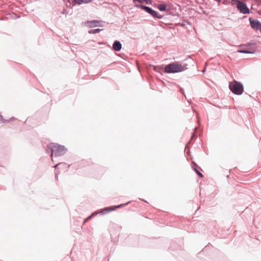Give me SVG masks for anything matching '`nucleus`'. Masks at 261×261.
<instances>
[{
	"label": "nucleus",
	"mask_w": 261,
	"mask_h": 261,
	"mask_svg": "<svg viewBox=\"0 0 261 261\" xmlns=\"http://www.w3.org/2000/svg\"><path fill=\"white\" fill-rule=\"evenodd\" d=\"M113 48L116 51H120L122 48V44L119 41H115L113 44Z\"/></svg>",
	"instance_id": "1a4fd4ad"
},
{
	"label": "nucleus",
	"mask_w": 261,
	"mask_h": 261,
	"mask_svg": "<svg viewBox=\"0 0 261 261\" xmlns=\"http://www.w3.org/2000/svg\"><path fill=\"white\" fill-rule=\"evenodd\" d=\"M98 214V213L97 212H94V213H93L92 215H91L90 216H89L85 220V222L86 221H87V220H89V219H90L94 215H97Z\"/></svg>",
	"instance_id": "2eb2a0df"
},
{
	"label": "nucleus",
	"mask_w": 261,
	"mask_h": 261,
	"mask_svg": "<svg viewBox=\"0 0 261 261\" xmlns=\"http://www.w3.org/2000/svg\"><path fill=\"white\" fill-rule=\"evenodd\" d=\"M249 21L252 29L256 30H259L261 29V23L258 20L250 18Z\"/></svg>",
	"instance_id": "423d86ee"
},
{
	"label": "nucleus",
	"mask_w": 261,
	"mask_h": 261,
	"mask_svg": "<svg viewBox=\"0 0 261 261\" xmlns=\"http://www.w3.org/2000/svg\"><path fill=\"white\" fill-rule=\"evenodd\" d=\"M61 165H65V164H64V163H59V164H57L55 166V167L56 168H57L58 166H61Z\"/></svg>",
	"instance_id": "aec40b11"
},
{
	"label": "nucleus",
	"mask_w": 261,
	"mask_h": 261,
	"mask_svg": "<svg viewBox=\"0 0 261 261\" xmlns=\"http://www.w3.org/2000/svg\"><path fill=\"white\" fill-rule=\"evenodd\" d=\"M144 3H145L147 5L151 4V1L150 0H144Z\"/></svg>",
	"instance_id": "f3484780"
},
{
	"label": "nucleus",
	"mask_w": 261,
	"mask_h": 261,
	"mask_svg": "<svg viewBox=\"0 0 261 261\" xmlns=\"http://www.w3.org/2000/svg\"><path fill=\"white\" fill-rule=\"evenodd\" d=\"M229 87L231 91L237 95L241 94L244 90L243 85L237 82L230 83Z\"/></svg>",
	"instance_id": "20e7f679"
},
{
	"label": "nucleus",
	"mask_w": 261,
	"mask_h": 261,
	"mask_svg": "<svg viewBox=\"0 0 261 261\" xmlns=\"http://www.w3.org/2000/svg\"><path fill=\"white\" fill-rule=\"evenodd\" d=\"M158 9H159L161 11H164L166 9V4H160L157 6Z\"/></svg>",
	"instance_id": "ddd939ff"
},
{
	"label": "nucleus",
	"mask_w": 261,
	"mask_h": 261,
	"mask_svg": "<svg viewBox=\"0 0 261 261\" xmlns=\"http://www.w3.org/2000/svg\"><path fill=\"white\" fill-rule=\"evenodd\" d=\"M237 52L240 53H245V49H238L237 50Z\"/></svg>",
	"instance_id": "6ab92c4d"
},
{
	"label": "nucleus",
	"mask_w": 261,
	"mask_h": 261,
	"mask_svg": "<svg viewBox=\"0 0 261 261\" xmlns=\"http://www.w3.org/2000/svg\"><path fill=\"white\" fill-rule=\"evenodd\" d=\"M92 1V0H74V2L77 4L81 5L82 4L88 3Z\"/></svg>",
	"instance_id": "9b49d317"
},
{
	"label": "nucleus",
	"mask_w": 261,
	"mask_h": 261,
	"mask_svg": "<svg viewBox=\"0 0 261 261\" xmlns=\"http://www.w3.org/2000/svg\"><path fill=\"white\" fill-rule=\"evenodd\" d=\"M47 150H50L51 152V156L54 154L55 156H62L66 152V149L64 146L58 144L50 143L47 146Z\"/></svg>",
	"instance_id": "f257e3e1"
},
{
	"label": "nucleus",
	"mask_w": 261,
	"mask_h": 261,
	"mask_svg": "<svg viewBox=\"0 0 261 261\" xmlns=\"http://www.w3.org/2000/svg\"><path fill=\"white\" fill-rule=\"evenodd\" d=\"M256 49L255 43H248L246 45V54H253Z\"/></svg>",
	"instance_id": "0eeeda50"
},
{
	"label": "nucleus",
	"mask_w": 261,
	"mask_h": 261,
	"mask_svg": "<svg viewBox=\"0 0 261 261\" xmlns=\"http://www.w3.org/2000/svg\"><path fill=\"white\" fill-rule=\"evenodd\" d=\"M99 21L98 20H91V21H88L86 22V24L90 27V28H94L98 26V23L99 22Z\"/></svg>",
	"instance_id": "9d476101"
},
{
	"label": "nucleus",
	"mask_w": 261,
	"mask_h": 261,
	"mask_svg": "<svg viewBox=\"0 0 261 261\" xmlns=\"http://www.w3.org/2000/svg\"><path fill=\"white\" fill-rule=\"evenodd\" d=\"M56 178H58V175L57 174H56Z\"/></svg>",
	"instance_id": "4be33fe9"
},
{
	"label": "nucleus",
	"mask_w": 261,
	"mask_h": 261,
	"mask_svg": "<svg viewBox=\"0 0 261 261\" xmlns=\"http://www.w3.org/2000/svg\"><path fill=\"white\" fill-rule=\"evenodd\" d=\"M129 202H128L126 203L119 204L118 205L114 206L113 208H112L111 209H109V208H106L104 210H103L102 211H101L100 212H99L98 213L100 214L101 215H104V214H107V213H109L110 212H111L112 211H114V210H115L117 208H119V207H122V206H123L124 205H125L129 203Z\"/></svg>",
	"instance_id": "6e6552de"
},
{
	"label": "nucleus",
	"mask_w": 261,
	"mask_h": 261,
	"mask_svg": "<svg viewBox=\"0 0 261 261\" xmlns=\"http://www.w3.org/2000/svg\"><path fill=\"white\" fill-rule=\"evenodd\" d=\"M231 4L233 5H236L240 12L242 13L245 14V3L240 2L239 0H231Z\"/></svg>",
	"instance_id": "39448f33"
},
{
	"label": "nucleus",
	"mask_w": 261,
	"mask_h": 261,
	"mask_svg": "<svg viewBox=\"0 0 261 261\" xmlns=\"http://www.w3.org/2000/svg\"><path fill=\"white\" fill-rule=\"evenodd\" d=\"M0 121H1L3 123H6V122H8L7 121L3 119V117H2V115H0Z\"/></svg>",
	"instance_id": "a211bd4d"
},
{
	"label": "nucleus",
	"mask_w": 261,
	"mask_h": 261,
	"mask_svg": "<svg viewBox=\"0 0 261 261\" xmlns=\"http://www.w3.org/2000/svg\"><path fill=\"white\" fill-rule=\"evenodd\" d=\"M194 170L195 171V172H196V173L199 175L201 177H203V174L200 173L197 169L196 168H194Z\"/></svg>",
	"instance_id": "4468645a"
},
{
	"label": "nucleus",
	"mask_w": 261,
	"mask_h": 261,
	"mask_svg": "<svg viewBox=\"0 0 261 261\" xmlns=\"http://www.w3.org/2000/svg\"><path fill=\"white\" fill-rule=\"evenodd\" d=\"M245 11H246V13H249V9L247 8V7L246 6V10H245Z\"/></svg>",
	"instance_id": "412c9836"
},
{
	"label": "nucleus",
	"mask_w": 261,
	"mask_h": 261,
	"mask_svg": "<svg viewBox=\"0 0 261 261\" xmlns=\"http://www.w3.org/2000/svg\"><path fill=\"white\" fill-rule=\"evenodd\" d=\"M184 70V67L180 64L174 62L167 65L165 68V72L167 73H174Z\"/></svg>",
	"instance_id": "f03ea898"
},
{
	"label": "nucleus",
	"mask_w": 261,
	"mask_h": 261,
	"mask_svg": "<svg viewBox=\"0 0 261 261\" xmlns=\"http://www.w3.org/2000/svg\"><path fill=\"white\" fill-rule=\"evenodd\" d=\"M133 3H135L136 2H138L140 4H142L144 3V0H133Z\"/></svg>",
	"instance_id": "dca6fc26"
},
{
	"label": "nucleus",
	"mask_w": 261,
	"mask_h": 261,
	"mask_svg": "<svg viewBox=\"0 0 261 261\" xmlns=\"http://www.w3.org/2000/svg\"><path fill=\"white\" fill-rule=\"evenodd\" d=\"M135 7L145 10L147 13L149 14L154 18L158 19H162L163 18V16L162 15H160L156 11L153 10L149 7L142 5L135 4Z\"/></svg>",
	"instance_id": "7ed1b4c3"
},
{
	"label": "nucleus",
	"mask_w": 261,
	"mask_h": 261,
	"mask_svg": "<svg viewBox=\"0 0 261 261\" xmlns=\"http://www.w3.org/2000/svg\"><path fill=\"white\" fill-rule=\"evenodd\" d=\"M102 30L100 29H92L90 31H89L88 33L89 34H97L99 33L100 31H101Z\"/></svg>",
	"instance_id": "f8f14e48"
}]
</instances>
